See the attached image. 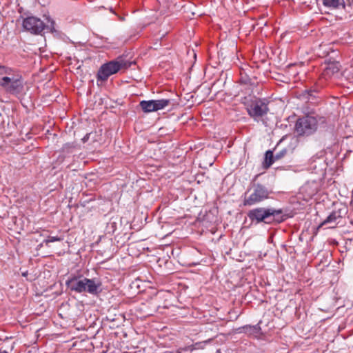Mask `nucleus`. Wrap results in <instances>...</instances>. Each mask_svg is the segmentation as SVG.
<instances>
[{"label":"nucleus","instance_id":"obj_1","mask_svg":"<svg viewBox=\"0 0 353 353\" xmlns=\"http://www.w3.org/2000/svg\"><path fill=\"white\" fill-rule=\"evenodd\" d=\"M65 285L71 292L88 293L99 296L102 292V281L99 278L88 279L83 275H72L65 281Z\"/></svg>","mask_w":353,"mask_h":353},{"label":"nucleus","instance_id":"obj_2","mask_svg":"<svg viewBox=\"0 0 353 353\" xmlns=\"http://www.w3.org/2000/svg\"><path fill=\"white\" fill-rule=\"evenodd\" d=\"M248 216L252 223L272 224L273 223H281L292 216L285 213L281 208L259 207L249 210Z\"/></svg>","mask_w":353,"mask_h":353},{"label":"nucleus","instance_id":"obj_3","mask_svg":"<svg viewBox=\"0 0 353 353\" xmlns=\"http://www.w3.org/2000/svg\"><path fill=\"white\" fill-rule=\"evenodd\" d=\"M132 64H135V61L126 60L124 55L103 63L97 72V81H105L111 75L117 73L121 69H128Z\"/></svg>","mask_w":353,"mask_h":353},{"label":"nucleus","instance_id":"obj_4","mask_svg":"<svg viewBox=\"0 0 353 353\" xmlns=\"http://www.w3.org/2000/svg\"><path fill=\"white\" fill-rule=\"evenodd\" d=\"M270 191L259 183H253L243 194V205L252 206L269 198Z\"/></svg>","mask_w":353,"mask_h":353},{"label":"nucleus","instance_id":"obj_5","mask_svg":"<svg viewBox=\"0 0 353 353\" xmlns=\"http://www.w3.org/2000/svg\"><path fill=\"white\" fill-rule=\"evenodd\" d=\"M50 22V24L46 25L39 18L30 16L23 19V27L26 30L34 34H39L44 30H46L50 32H56L54 28V21L52 20Z\"/></svg>","mask_w":353,"mask_h":353},{"label":"nucleus","instance_id":"obj_6","mask_svg":"<svg viewBox=\"0 0 353 353\" xmlns=\"http://www.w3.org/2000/svg\"><path fill=\"white\" fill-rule=\"evenodd\" d=\"M1 87L10 94L15 96L21 94L24 89L23 79L21 74L13 70L10 76L4 79Z\"/></svg>","mask_w":353,"mask_h":353},{"label":"nucleus","instance_id":"obj_7","mask_svg":"<svg viewBox=\"0 0 353 353\" xmlns=\"http://www.w3.org/2000/svg\"><path fill=\"white\" fill-rule=\"evenodd\" d=\"M268 104L269 101L266 99L257 98L252 101L246 108L248 115L255 121H259L270 111Z\"/></svg>","mask_w":353,"mask_h":353},{"label":"nucleus","instance_id":"obj_8","mask_svg":"<svg viewBox=\"0 0 353 353\" xmlns=\"http://www.w3.org/2000/svg\"><path fill=\"white\" fill-rule=\"evenodd\" d=\"M316 130V121L312 115L307 114L296 121L295 131L299 136L310 135Z\"/></svg>","mask_w":353,"mask_h":353},{"label":"nucleus","instance_id":"obj_9","mask_svg":"<svg viewBox=\"0 0 353 353\" xmlns=\"http://www.w3.org/2000/svg\"><path fill=\"white\" fill-rule=\"evenodd\" d=\"M212 149L211 148H203L200 149V168L206 169L208 166H212L215 161L214 154H212Z\"/></svg>","mask_w":353,"mask_h":353},{"label":"nucleus","instance_id":"obj_10","mask_svg":"<svg viewBox=\"0 0 353 353\" xmlns=\"http://www.w3.org/2000/svg\"><path fill=\"white\" fill-rule=\"evenodd\" d=\"M340 70V64L339 62L333 61L325 63V67L323 69V72L321 74V79L327 81L334 74L339 72Z\"/></svg>","mask_w":353,"mask_h":353},{"label":"nucleus","instance_id":"obj_11","mask_svg":"<svg viewBox=\"0 0 353 353\" xmlns=\"http://www.w3.org/2000/svg\"><path fill=\"white\" fill-rule=\"evenodd\" d=\"M218 210L213 209L209 210V212H206L205 215H203L202 220H200V222L203 225L205 222L210 223L212 224H216L218 223L219 219L217 216Z\"/></svg>","mask_w":353,"mask_h":353},{"label":"nucleus","instance_id":"obj_12","mask_svg":"<svg viewBox=\"0 0 353 353\" xmlns=\"http://www.w3.org/2000/svg\"><path fill=\"white\" fill-rule=\"evenodd\" d=\"M323 5L325 7L338 9L341 6L343 8L345 7V3L344 0H322Z\"/></svg>","mask_w":353,"mask_h":353},{"label":"nucleus","instance_id":"obj_13","mask_svg":"<svg viewBox=\"0 0 353 353\" xmlns=\"http://www.w3.org/2000/svg\"><path fill=\"white\" fill-rule=\"evenodd\" d=\"M342 210L332 211L327 218L322 222L321 225L335 222L338 219L342 218Z\"/></svg>","mask_w":353,"mask_h":353},{"label":"nucleus","instance_id":"obj_14","mask_svg":"<svg viewBox=\"0 0 353 353\" xmlns=\"http://www.w3.org/2000/svg\"><path fill=\"white\" fill-rule=\"evenodd\" d=\"M274 154L273 151L269 150L265 153V159L263 163V167L265 169L269 168L276 161L274 159Z\"/></svg>","mask_w":353,"mask_h":353},{"label":"nucleus","instance_id":"obj_15","mask_svg":"<svg viewBox=\"0 0 353 353\" xmlns=\"http://www.w3.org/2000/svg\"><path fill=\"white\" fill-rule=\"evenodd\" d=\"M302 97L312 103H318L321 99L318 94L310 92L307 89L303 92Z\"/></svg>","mask_w":353,"mask_h":353},{"label":"nucleus","instance_id":"obj_16","mask_svg":"<svg viewBox=\"0 0 353 353\" xmlns=\"http://www.w3.org/2000/svg\"><path fill=\"white\" fill-rule=\"evenodd\" d=\"M171 102L170 99H161L158 100H153V103L154 106V112L164 109L166 106H168Z\"/></svg>","mask_w":353,"mask_h":353},{"label":"nucleus","instance_id":"obj_17","mask_svg":"<svg viewBox=\"0 0 353 353\" xmlns=\"http://www.w3.org/2000/svg\"><path fill=\"white\" fill-rule=\"evenodd\" d=\"M139 105L141 108L142 110L145 113L154 112L153 100H143L140 102Z\"/></svg>","mask_w":353,"mask_h":353},{"label":"nucleus","instance_id":"obj_18","mask_svg":"<svg viewBox=\"0 0 353 353\" xmlns=\"http://www.w3.org/2000/svg\"><path fill=\"white\" fill-rule=\"evenodd\" d=\"M324 81H325L323 79H321V78L320 77L319 81L317 83H316L313 86H312L311 88H310L308 89L309 92H312V93H316V94H319L321 89L325 85Z\"/></svg>","mask_w":353,"mask_h":353},{"label":"nucleus","instance_id":"obj_19","mask_svg":"<svg viewBox=\"0 0 353 353\" xmlns=\"http://www.w3.org/2000/svg\"><path fill=\"white\" fill-rule=\"evenodd\" d=\"M313 117L316 121V128L318 127V125H325L327 123V116L316 114V116H313Z\"/></svg>","mask_w":353,"mask_h":353},{"label":"nucleus","instance_id":"obj_20","mask_svg":"<svg viewBox=\"0 0 353 353\" xmlns=\"http://www.w3.org/2000/svg\"><path fill=\"white\" fill-rule=\"evenodd\" d=\"M211 83H208L207 82L202 83L200 84V89H201V92L204 96L208 97L210 93V86Z\"/></svg>","mask_w":353,"mask_h":353},{"label":"nucleus","instance_id":"obj_21","mask_svg":"<svg viewBox=\"0 0 353 353\" xmlns=\"http://www.w3.org/2000/svg\"><path fill=\"white\" fill-rule=\"evenodd\" d=\"M290 152V150L289 149H287V148H283L281 150L276 152V154H274V159L277 160H280L282 158H283L284 157L287 156L288 154Z\"/></svg>","mask_w":353,"mask_h":353},{"label":"nucleus","instance_id":"obj_22","mask_svg":"<svg viewBox=\"0 0 353 353\" xmlns=\"http://www.w3.org/2000/svg\"><path fill=\"white\" fill-rule=\"evenodd\" d=\"M236 332L238 333H248L250 334H253L250 325H245L239 327V328L236 329Z\"/></svg>","mask_w":353,"mask_h":353},{"label":"nucleus","instance_id":"obj_23","mask_svg":"<svg viewBox=\"0 0 353 353\" xmlns=\"http://www.w3.org/2000/svg\"><path fill=\"white\" fill-rule=\"evenodd\" d=\"M63 239V238L61 237V236H48V238L46 239H45L43 241V243H45L46 245H48L49 243L55 242V241H61Z\"/></svg>","mask_w":353,"mask_h":353},{"label":"nucleus","instance_id":"obj_24","mask_svg":"<svg viewBox=\"0 0 353 353\" xmlns=\"http://www.w3.org/2000/svg\"><path fill=\"white\" fill-rule=\"evenodd\" d=\"M96 134L97 132H90V133H87L83 138H82V141L83 143H85L87 141H88V140L90 139V137H92V139L93 141H97V139H95V136H96Z\"/></svg>","mask_w":353,"mask_h":353},{"label":"nucleus","instance_id":"obj_25","mask_svg":"<svg viewBox=\"0 0 353 353\" xmlns=\"http://www.w3.org/2000/svg\"><path fill=\"white\" fill-rule=\"evenodd\" d=\"M201 183H204V184L202 185V187L205 186V187H208L211 185V181H210V176H206V180L205 181H204L203 180V181H201L200 180V185L201 184Z\"/></svg>","mask_w":353,"mask_h":353},{"label":"nucleus","instance_id":"obj_26","mask_svg":"<svg viewBox=\"0 0 353 353\" xmlns=\"http://www.w3.org/2000/svg\"><path fill=\"white\" fill-rule=\"evenodd\" d=\"M251 328L252 330V332H253V334L254 333H259V331L261 330V327L259 325V324L257 325H251Z\"/></svg>","mask_w":353,"mask_h":353},{"label":"nucleus","instance_id":"obj_27","mask_svg":"<svg viewBox=\"0 0 353 353\" xmlns=\"http://www.w3.org/2000/svg\"><path fill=\"white\" fill-rule=\"evenodd\" d=\"M353 152V139L351 140V142L350 143V145L348 149L347 150V152Z\"/></svg>","mask_w":353,"mask_h":353},{"label":"nucleus","instance_id":"obj_28","mask_svg":"<svg viewBox=\"0 0 353 353\" xmlns=\"http://www.w3.org/2000/svg\"><path fill=\"white\" fill-rule=\"evenodd\" d=\"M215 337V335H213L210 338H209L208 339H205L203 340V341H200V343H207L208 341H210V340H212Z\"/></svg>","mask_w":353,"mask_h":353},{"label":"nucleus","instance_id":"obj_29","mask_svg":"<svg viewBox=\"0 0 353 353\" xmlns=\"http://www.w3.org/2000/svg\"><path fill=\"white\" fill-rule=\"evenodd\" d=\"M73 147H74V146H73L72 144H70V143H66V144H65V145H64L63 148H64V149H68V148H73Z\"/></svg>","mask_w":353,"mask_h":353},{"label":"nucleus","instance_id":"obj_30","mask_svg":"<svg viewBox=\"0 0 353 353\" xmlns=\"http://www.w3.org/2000/svg\"><path fill=\"white\" fill-rule=\"evenodd\" d=\"M28 271H26V272H23V273H22V276H27V275H28Z\"/></svg>","mask_w":353,"mask_h":353},{"label":"nucleus","instance_id":"obj_31","mask_svg":"<svg viewBox=\"0 0 353 353\" xmlns=\"http://www.w3.org/2000/svg\"><path fill=\"white\" fill-rule=\"evenodd\" d=\"M207 328H208L207 327H205L202 328L201 330H200V332H202L203 329L206 332Z\"/></svg>","mask_w":353,"mask_h":353},{"label":"nucleus","instance_id":"obj_32","mask_svg":"<svg viewBox=\"0 0 353 353\" xmlns=\"http://www.w3.org/2000/svg\"><path fill=\"white\" fill-rule=\"evenodd\" d=\"M0 353H8L6 350H0Z\"/></svg>","mask_w":353,"mask_h":353},{"label":"nucleus","instance_id":"obj_33","mask_svg":"<svg viewBox=\"0 0 353 353\" xmlns=\"http://www.w3.org/2000/svg\"><path fill=\"white\" fill-rule=\"evenodd\" d=\"M241 81L242 83H245V84H246V83H247V81H244V80H243V79H241Z\"/></svg>","mask_w":353,"mask_h":353},{"label":"nucleus","instance_id":"obj_34","mask_svg":"<svg viewBox=\"0 0 353 353\" xmlns=\"http://www.w3.org/2000/svg\"><path fill=\"white\" fill-rule=\"evenodd\" d=\"M194 57L195 59H196V54L195 52H194Z\"/></svg>","mask_w":353,"mask_h":353},{"label":"nucleus","instance_id":"obj_35","mask_svg":"<svg viewBox=\"0 0 353 353\" xmlns=\"http://www.w3.org/2000/svg\"><path fill=\"white\" fill-rule=\"evenodd\" d=\"M216 353H221L220 350H217Z\"/></svg>","mask_w":353,"mask_h":353},{"label":"nucleus","instance_id":"obj_36","mask_svg":"<svg viewBox=\"0 0 353 353\" xmlns=\"http://www.w3.org/2000/svg\"><path fill=\"white\" fill-rule=\"evenodd\" d=\"M201 175H202L203 176H204L205 173H201V172H200V176H201Z\"/></svg>","mask_w":353,"mask_h":353},{"label":"nucleus","instance_id":"obj_37","mask_svg":"<svg viewBox=\"0 0 353 353\" xmlns=\"http://www.w3.org/2000/svg\"><path fill=\"white\" fill-rule=\"evenodd\" d=\"M329 161V159H328L327 157H325V161Z\"/></svg>","mask_w":353,"mask_h":353}]
</instances>
